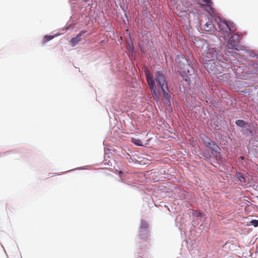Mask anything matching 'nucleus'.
I'll list each match as a JSON object with an SVG mask.
<instances>
[{"instance_id": "dca6fc26", "label": "nucleus", "mask_w": 258, "mask_h": 258, "mask_svg": "<svg viewBox=\"0 0 258 258\" xmlns=\"http://www.w3.org/2000/svg\"><path fill=\"white\" fill-rule=\"evenodd\" d=\"M205 2H206L207 4H211L212 3V0H205Z\"/></svg>"}, {"instance_id": "2eb2a0df", "label": "nucleus", "mask_w": 258, "mask_h": 258, "mask_svg": "<svg viewBox=\"0 0 258 258\" xmlns=\"http://www.w3.org/2000/svg\"><path fill=\"white\" fill-rule=\"evenodd\" d=\"M250 223L255 227H256L258 226V220H252L251 221Z\"/></svg>"}, {"instance_id": "1a4fd4ad", "label": "nucleus", "mask_w": 258, "mask_h": 258, "mask_svg": "<svg viewBox=\"0 0 258 258\" xmlns=\"http://www.w3.org/2000/svg\"><path fill=\"white\" fill-rule=\"evenodd\" d=\"M204 143L207 148L211 149L215 143V142L212 141L209 138L206 137L204 140Z\"/></svg>"}, {"instance_id": "20e7f679", "label": "nucleus", "mask_w": 258, "mask_h": 258, "mask_svg": "<svg viewBox=\"0 0 258 258\" xmlns=\"http://www.w3.org/2000/svg\"><path fill=\"white\" fill-rule=\"evenodd\" d=\"M183 60L182 64L179 63L178 67L180 68V72L185 75H192L194 73V68L188 63L186 59L182 57Z\"/></svg>"}, {"instance_id": "9b49d317", "label": "nucleus", "mask_w": 258, "mask_h": 258, "mask_svg": "<svg viewBox=\"0 0 258 258\" xmlns=\"http://www.w3.org/2000/svg\"><path fill=\"white\" fill-rule=\"evenodd\" d=\"M54 38V36H52V35H45L44 36L43 38V43H46L47 42L51 40V39H52L53 38Z\"/></svg>"}, {"instance_id": "f257e3e1", "label": "nucleus", "mask_w": 258, "mask_h": 258, "mask_svg": "<svg viewBox=\"0 0 258 258\" xmlns=\"http://www.w3.org/2000/svg\"><path fill=\"white\" fill-rule=\"evenodd\" d=\"M145 74L154 99L156 101L160 99L159 93L157 89L158 87L162 91L163 97L170 102L171 96L169 93L167 83L163 73L158 71L152 74L149 70H147L145 71Z\"/></svg>"}, {"instance_id": "423d86ee", "label": "nucleus", "mask_w": 258, "mask_h": 258, "mask_svg": "<svg viewBox=\"0 0 258 258\" xmlns=\"http://www.w3.org/2000/svg\"><path fill=\"white\" fill-rule=\"evenodd\" d=\"M210 149L211 153L216 158H220L221 149L216 143L214 144V145L212 147V148H211Z\"/></svg>"}, {"instance_id": "f8f14e48", "label": "nucleus", "mask_w": 258, "mask_h": 258, "mask_svg": "<svg viewBox=\"0 0 258 258\" xmlns=\"http://www.w3.org/2000/svg\"><path fill=\"white\" fill-rule=\"evenodd\" d=\"M236 177L238 178L239 181H240L241 182H244V183L246 182L244 175H243L241 173H237L236 174Z\"/></svg>"}, {"instance_id": "0eeeda50", "label": "nucleus", "mask_w": 258, "mask_h": 258, "mask_svg": "<svg viewBox=\"0 0 258 258\" xmlns=\"http://www.w3.org/2000/svg\"><path fill=\"white\" fill-rule=\"evenodd\" d=\"M203 29L207 32H214L217 28H215L212 22L208 21L203 26Z\"/></svg>"}, {"instance_id": "6e6552de", "label": "nucleus", "mask_w": 258, "mask_h": 258, "mask_svg": "<svg viewBox=\"0 0 258 258\" xmlns=\"http://www.w3.org/2000/svg\"><path fill=\"white\" fill-rule=\"evenodd\" d=\"M84 33V32L83 31H81L76 37L71 39L70 43L72 46H76L81 41V37Z\"/></svg>"}, {"instance_id": "39448f33", "label": "nucleus", "mask_w": 258, "mask_h": 258, "mask_svg": "<svg viewBox=\"0 0 258 258\" xmlns=\"http://www.w3.org/2000/svg\"><path fill=\"white\" fill-rule=\"evenodd\" d=\"M218 28L217 30L221 33L223 37L225 39L228 37V23L225 20H220L218 22Z\"/></svg>"}, {"instance_id": "7ed1b4c3", "label": "nucleus", "mask_w": 258, "mask_h": 258, "mask_svg": "<svg viewBox=\"0 0 258 258\" xmlns=\"http://www.w3.org/2000/svg\"><path fill=\"white\" fill-rule=\"evenodd\" d=\"M240 39V36L238 34L232 35L227 42L226 48L227 49L238 50Z\"/></svg>"}, {"instance_id": "a211bd4d", "label": "nucleus", "mask_w": 258, "mask_h": 258, "mask_svg": "<svg viewBox=\"0 0 258 258\" xmlns=\"http://www.w3.org/2000/svg\"><path fill=\"white\" fill-rule=\"evenodd\" d=\"M240 158H241V159H243L244 158V157H242V156H241Z\"/></svg>"}, {"instance_id": "ddd939ff", "label": "nucleus", "mask_w": 258, "mask_h": 258, "mask_svg": "<svg viewBox=\"0 0 258 258\" xmlns=\"http://www.w3.org/2000/svg\"><path fill=\"white\" fill-rule=\"evenodd\" d=\"M132 142L136 145L142 146V141L140 139L132 138Z\"/></svg>"}, {"instance_id": "f03ea898", "label": "nucleus", "mask_w": 258, "mask_h": 258, "mask_svg": "<svg viewBox=\"0 0 258 258\" xmlns=\"http://www.w3.org/2000/svg\"><path fill=\"white\" fill-rule=\"evenodd\" d=\"M201 50L206 61L213 60L217 58L218 50L216 48L210 46L206 41L203 42Z\"/></svg>"}, {"instance_id": "f3484780", "label": "nucleus", "mask_w": 258, "mask_h": 258, "mask_svg": "<svg viewBox=\"0 0 258 258\" xmlns=\"http://www.w3.org/2000/svg\"><path fill=\"white\" fill-rule=\"evenodd\" d=\"M198 215H202V213H200V212H199V213H198Z\"/></svg>"}, {"instance_id": "9d476101", "label": "nucleus", "mask_w": 258, "mask_h": 258, "mask_svg": "<svg viewBox=\"0 0 258 258\" xmlns=\"http://www.w3.org/2000/svg\"><path fill=\"white\" fill-rule=\"evenodd\" d=\"M235 28L232 24L228 23V37L229 36L230 32H233L235 31Z\"/></svg>"}, {"instance_id": "4468645a", "label": "nucleus", "mask_w": 258, "mask_h": 258, "mask_svg": "<svg viewBox=\"0 0 258 258\" xmlns=\"http://www.w3.org/2000/svg\"><path fill=\"white\" fill-rule=\"evenodd\" d=\"M236 124L240 127H244L246 123L243 120L239 119L236 121Z\"/></svg>"}]
</instances>
